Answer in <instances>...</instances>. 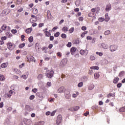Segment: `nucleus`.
Instances as JSON below:
<instances>
[{
	"label": "nucleus",
	"mask_w": 125,
	"mask_h": 125,
	"mask_svg": "<svg viewBox=\"0 0 125 125\" xmlns=\"http://www.w3.org/2000/svg\"><path fill=\"white\" fill-rule=\"evenodd\" d=\"M62 122V115H59L57 117V120L56 121V124L57 125H59L61 124Z\"/></svg>",
	"instance_id": "nucleus-1"
},
{
	"label": "nucleus",
	"mask_w": 125,
	"mask_h": 125,
	"mask_svg": "<svg viewBox=\"0 0 125 125\" xmlns=\"http://www.w3.org/2000/svg\"><path fill=\"white\" fill-rule=\"evenodd\" d=\"M68 62V59L64 58L61 62L60 66L62 67H64Z\"/></svg>",
	"instance_id": "nucleus-2"
},
{
	"label": "nucleus",
	"mask_w": 125,
	"mask_h": 125,
	"mask_svg": "<svg viewBox=\"0 0 125 125\" xmlns=\"http://www.w3.org/2000/svg\"><path fill=\"white\" fill-rule=\"evenodd\" d=\"M109 48L111 52H114V51H116L118 49V46L112 45L110 46Z\"/></svg>",
	"instance_id": "nucleus-3"
},
{
	"label": "nucleus",
	"mask_w": 125,
	"mask_h": 125,
	"mask_svg": "<svg viewBox=\"0 0 125 125\" xmlns=\"http://www.w3.org/2000/svg\"><path fill=\"white\" fill-rule=\"evenodd\" d=\"M80 54H81V55H85V56H86V55H87V54H88V50H84L82 49L80 51Z\"/></svg>",
	"instance_id": "nucleus-4"
},
{
	"label": "nucleus",
	"mask_w": 125,
	"mask_h": 125,
	"mask_svg": "<svg viewBox=\"0 0 125 125\" xmlns=\"http://www.w3.org/2000/svg\"><path fill=\"white\" fill-rule=\"evenodd\" d=\"M58 93H63L65 92V87L63 86H62L60 87L58 90Z\"/></svg>",
	"instance_id": "nucleus-5"
},
{
	"label": "nucleus",
	"mask_w": 125,
	"mask_h": 125,
	"mask_svg": "<svg viewBox=\"0 0 125 125\" xmlns=\"http://www.w3.org/2000/svg\"><path fill=\"white\" fill-rule=\"evenodd\" d=\"M54 74V72L53 70L50 71L49 73L46 74V76L48 78H52L53 77V75Z\"/></svg>",
	"instance_id": "nucleus-6"
},
{
	"label": "nucleus",
	"mask_w": 125,
	"mask_h": 125,
	"mask_svg": "<svg viewBox=\"0 0 125 125\" xmlns=\"http://www.w3.org/2000/svg\"><path fill=\"white\" fill-rule=\"evenodd\" d=\"M27 59L28 60V61L32 62L34 61V57L31 55H28L27 57Z\"/></svg>",
	"instance_id": "nucleus-7"
},
{
	"label": "nucleus",
	"mask_w": 125,
	"mask_h": 125,
	"mask_svg": "<svg viewBox=\"0 0 125 125\" xmlns=\"http://www.w3.org/2000/svg\"><path fill=\"white\" fill-rule=\"evenodd\" d=\"M3 13L5 14V15H7V14L10 13V10L9 9H5L3 11Z\"/></svg>",
	"instance_id": "nucleus-8"
},
{
	"label": "nucleus",
	"mask_w": 125,
	"mask_h": 125,
	"mask_svg": "<svg viewBox=\"0 0 125 125\" xmlns=\"http://www.w3.org/2000/svg\"><path fill=\"white\" fill-rule=\"evenodd\" d=\"M111 7H112V6L110 4L107 5L105 8L106 11H110V10H111Z\"/></svg>",
	"instance_id": "nucleus-9"
},
{
	"label": "nucleus",
	"mask_w": 125,
	"mask_h": 125,
	"mask_svg": "<svg viewBox=\"0 0 125 125\" xmlns=\"http://www.w3.org/2000/svg\"><path fill=\"white\" fill-rule=\"evenodd\" d=\"M82 81V82H87V80H88V77L87 76H83L82 78H81Z\"/></svg>",
	"instance_id": "nucleus-10"
},
{
	"label": "nucleus",
	"mask_w": 125,
	"mask_h": 125,
	"mask_svg": "<svg viewBox=\"0 0 125 125\" xmlns=\"http://www.w3.org/2000/svg\"><path fill=\"white\" fill-rule=\"evenodd\" d=\"M110 20V17H109V16H108V13H106L105 15V19H104V21H105V22H108Z\"/></svg>",
	"instance_id": "nucleus-11"
},
{
	"label": "nucleus",
	"mask_w": 125,
	"mask_h": 125,
	"mask_svg": "<svg viewBox=\"0 0 125 125\" xmlns=\"http://www.w3.org/2000/svg\"><path fill=\"white\" fill-rule=\"evenodd\" d=\"M120 80V78L118 77L114 78V79L113 81V83H118V82Z\"/></svg>",
	"instance_id": "nucleus-12"
},
{
	"label": "nucleus",
	"mask_w": 125,
	"mask_h": 125,
	"mask_svg": "<svg viewBox=\"0 0 125 125\" xmlns=\"http://www.w3.org/2000/svg\"><path fill=\"white\" fill-rule=\"evenodd\" d=\"M7 48H11V47H12V46H13V44L12 43H11V42H8L7 43Z\"/></svg>",
	"instance_id": "nucleus-13"
},
{
	"label": "nucleus",
	"mask_w": 125,
	"mask_h": 125,
	"mask_svg": "<svg viewBox=\"0 0 125 125\" xmlns=\"http://www.w3.org/2000/svg\"><path fill=\"white\" fill-rule=\"evenodd\" d=\"M77 49H76V47H72L71 49H70V52L72 54V55H73V53H74V52H76V50Z\"/></svg>",
	"instance_id": "nucleus-14"
},
{
	"label": "nucleus",
	"mask_w": 125,
	"mask_h": 125,
	"mask_svg": "<svg viewBox=\"0 0 125 125\" xmlns=\"http://www.w3.org/2000/svg\"><path fill=\"white\" fill-rule=\"evenodd\" d=\"M37 79L39 81H41V80H42V79H43V76L42 74H39L37 77Z\"/></svg>",
	"instance_id": "nucleus-15"
},
{
	"label": "nucleus",
	"mask_w": 125,
	"mask_h": 125,
	"mask_svg": "<svg viewBox=\"0 0 125 125\" xmlns=\"http://www.w3.org/2000/svg\"><path fill=\"white\" fill-rule=\"evenodd\" d=\"M102 46L104 49H107L108 48V45L105 44V43H102Z\"/></svg>",
	"instance_id": "nucleus-16"
},
{
	"label": "nucleus",
	"mask_w": 125,
	"mask_h": 125,
	"mask_svg": "<svg viewBox=\"0 0 125 125\" xmlns=\"http://www.w3.org/2000/svg\"><path fill=\"white\" fill-rule=\"evenodd\" d=\"M62 32H68L69 31V28L66 26H64L62 29Z\"/></svg>",
	"instance_id": "nucleus-17"
},
{
	"label": "nucleus",
	"mask_w": 125,
	"mask_h": 125,
	"mask_svg": "<svg viewBox=\"0 0 125 125\" xmlns=\"http://www.w3.org/2000/svg\"><path fill=\"white\" fill-rule=\"evenodd\" d=\"M90 69L91 70H99V67H98L97 66H91L90 67Z\"/></svg>",
	"instance_id": "nucleus-18"
},
{
	"label": "nucleus",
	"mask_w": 125,
	"mask_h": 125,
	"mask_svg": "<svg viewBox=\"0 0 125 125\" xmlns=\"http://www.w3.org/2000/svg\"><path fill=\"white\" fill-rule=\"evenodd\" d=\"M75 4L76 6H80V5L81 4V0H77L75 2Z\"/></svg>",
	"instance_id": "nucleus-19"
},
{
	"label": "nucleus",
	"mask_w": 125,
	"mask_h": 125,
	"mask_svg": "<svg viewBox=\"0 0 125 125\" xmlns=\"http://www.w3.org/2000/svg\"><path fill=\"white\" fill-rule=\"evenodd\" d=\"M124 75H125V71H122L119 73V77H120V78H122V77H124Z\"/></svg>",
	"instance_id": "nucleus-20"
},
{
	"label": "nucleus",
	"mask_w": 125,
	"mask_h": 125,
	"mask_svg": "<svg viewBox=\"0 0 125 125\" xmlns=\"http://www.w3.org/2000/svg\"><path fill=\"white\" fill-rule=\"evenodd\" d=\"M119 112H121V113H124V112H125V106L120 108L119 109Z\"/></svg>",
	"instance_id": "nucleus-21"
},
{
	"label": "nucleus",
	"mask_w": 125,
	"mask_h": 125,
	"mask_svg": "<svg viewBox=\"0 0 125 125\" xmlns=\"http://www.w3.org/2000/svg\"><path fill=\"white\" fill-rule=\"evenodd\" d=\"M99 77H100V75H99V73H98L94 74V78L96 80H97V79H98Z\"/></svg>",
	"instance_id": "nucleus-22"
},
{
	"label": "nucleus",
	"mask_w": 125,
	"mask_h": 125,
	"mask_svg": "<svg viewBox=\"0 0 125 125\" xmlns=\"http://www.w3.org/2000/svg\"><path fill=\"white\" fill-rule=\"evenodd\" d=\"M97 10H100V8L98 7L97 8H92L91 9V11L92 12H93V13H94V12H95V11H97Z\"/></svg>",
	"instance_id": "nucleus-23"
},
{
	"label": "nucleus",
	"mask_w": 125,
	"mask_h": 125,
	"mask_svg": "<svg viewBox=\"0 0 125 125\" xmlns=\"http://www.w3.org/2000/svg\"><path fill=\"white\" fill-rule=\"evenodd\" d=\"M25 32L27 34H30L32 32V28H28L25 30Z\"/></svg>",
	"instance_id": "nucleus-24"
},
{
	"label": "nucleus",
	"mask_w": 125,
	"mask_h": 125,
	"mask_svg": "<svg viewBox=\"0 0 125 125\" xmlns=\"http://www.w3.org/2000/svg\"><path fill=\"white\" fill-rule=\"evenodd\" d=\"M28 41L29 42H33V41H34V37H33V36H30L28 38Z\"/></svg>",
	"instance_id": "nucleus-25"
},
{
	"label": "nucleus",
	"mask_w": 125,
	"mask_h": 125,
	"mask_svg": "<svg viewBox=\"0 0 125 125\" xmlns=\"http://www.w3.org/2000/svg\"><path fill=\"white\" fill-rule=\"evenodd\" d=\"M73 109L74 112H76V111H78L80 109V106H73Z\"/></svg>",
	"instance_id": "nucleus-26"
},
{
	"label": "nucleus",
	"mask_w": 125,
	"mask_h": 125,
	"mask_svg": "<svg viewBox=\"0 0 125 125\" xmlns=\"http://www.w3.org/2000/svg\"><path fill=\"white\" fill-rule=\"evenodd\" d=\"M1 68H6L7 67V63H3L1 64Z\"/></svg>",
	"instance_id": "nucleus-27"
},
{
	"label": "nucleus",
	"mask_w": 125,
	"mask_h": 125,
	"mask_svg": "<svg viewBox=\"0 0 125 125\" xmlns=\"http://www.w3.org/2000/svg\"><path fill=\"white\" fill-rule=\"evenodd\" d=\"M74 31H75V28L72 27L69 29V32L70 34H72V33L74 32Z\"/></svg>",
	"instance_id": "nucleus-28"
},
{
	"label": "nucleus",
	"mask_w": 125,
	"mask_h": 125,
	"mask_svg": "<svg viewBox=\"0 0 125 125\" xmlns=\"http://www.w3.org/2000/svg\"><path fill=\"white\" fill-rule=\"evenodd\" d=\"M25 43L20 44L19 45V48H23V47H24V46H25Z\"/></svg>",
	"instance_id": "nucleus-29"
},
{
	"label": "nucleus",
	"mask_w": 125,
	"mask_h": 125,
	"mask_svg": "<svg viewBox=\"0 0 125 125\" xmlns=\"http://www.w3.org/2000/svg\"><path fill=\"white\" fill-rule=\"evenodd\" d=\"M94 88V85L91 84L88 87L89 90H92V89Z\"/></svg>",
	"instance_id": "nucleus-30"
},
{
	"label": "nucleus",
	"mask_w": 125,
	"mask_h": 125,
	"mask_svg": "<svg viewBox=\"0 0 125 125\" xmlns=\"http://www.w3.org/2000/svg\"><path fill=\"white\" fill-rule=\"evenodd\" d=\"M60 35V33L59 32H57L54 34V37L55 38H58V36Z\"/></svg>",
	"instance_id": "nucleus-31"
},
{
	"label": "nucleus",
	"mask_w": 125,
	"mask_h": 125,
	"mask_svg": "<svg viewBox=\"0 0 125 125\" xmlns=\"http://www.w3.org/2000/svg\"><path fill=\"white\" fill-rule=\"evenodd\" d=\"M33 13L34 14H38V9L34 8L33 10Z\"/></svg>",
	"instance_id": "nucleus-32"
},
{
	"label": "nucleus",
	"mask_w": 125,
	"mask_h": 125,
	"mask_svg": "<svg viewBox=\"0 0 125 125\" xmlns=\"http://www.w3.org/2000/svg\"><path fill=\"white\" fill-rule=\"evenodd\" d=\"M65 97L66 99H70L71 98V95L70 94H65Z\"/></svg>",
	"instance_id": "nucleus-33"
},
{
	"label": "nucleus",
	"mask_w": 125,
	"mask_h": 125,
	"mask_svg": "<svg viewBox=\"0 0 125 125\" xmlns=\"http://www.w3.org/2000/svg\"><path fill=\"white\" fill-rule=\"evenodd\" d=\"M61 37L62 39H66L67 38V35L64 33H62V34Z\"/></svg>",
	"instance_id": "nucleus-34"
},
{
	"label": "nucleus",
	"mask_w": 125,
	"mask_h": 125,
	"mask_svg": "<svg viewBox=\"0 0 125 125\" xmlns=\"http://www.w3.org/2000/svg\"><path fill=\"white\" fill-rule=\"evenodd\" d=\"M83 82H80L78 84V87H82V86H83Z\"/></svg>",
	"instance_id": "nucleus-35"
},
{
	"label": "nucleus",
	"mask_w": 125,
	"mask_h": 125,
	"mask_svg": "<svg viewBox=\"0 0 125 125\" xmlns=\"http://www.w3.org/2000/svg\"><path fill=\"white\" fill-rule=\"evenodd\" d=\"M110 33H111V31H110V30H107L105 31L104 35H110Z\"/></svg>",
	"instance_id": "nucleus-36"
},
{
	"label": "nucleus",
	"mask_w": 125,
	"mask_h": 125,
	"mask_svg": "<svg viewBox=\"0 0 125 125\" xmlns=\"http://www.w3.org/2000/svg\"><path fill=\"white\" fill-rule=\"evenodd\" d=\"M6 28H7L6 26L3 25L1 26V29H2V31H4V30H6Z\"/></svg>",
	"instance_id": "nucleus-37"
},
{
	"label": "nucleus",
	"mask_w": 125,
	"mask_h": 125,
	"mask_svg": "<svg viewBox=\"0 0 125 125\" xmlns=\"http://www.w3.org/2000/svg\"><path fill=\"white\" fill-rule=\"evenodd\" d=\"M21 78H22L23 80H27V78H28V76L26 75H24L21 76Z\"/></svg>",
	"instance_id": "nucleus-38"
},
{
	"label": "nucleus",
	"mask_w": 125,
	"mask_h": 125,
	"mask_svg": "<svg viewBox=\"0 0 125 125\" xmlns=\"http://www.w3.org/2000/svg\"><path fill=\"white\" fill-rule=\"evenodd\" d=\"M46 49H48V48L46 47H42V51H44L45 53H46Z\"/></svg>",
	"instance_id": "nucleus-39"
},
{
	"label": "nucleus",
	"mask_w": 125,
	"mask_h": 125,
	"mask_svg": "<svg viewBox=\"0 0 125 125\" xmlns=\"http://www.w3.org/2000/svg\"><path fill=\"white\" fill-rule=\"evenodd\" d=\"M68 111H70V112H74V107H71L68 109Z\"/></svg>",
	"instance_id": "nucleus-40"
},
{
	"label": "nucleus",
	"mask_w": 125,
	"mask_h": 125,
	"mask_svg": "<svg viewBox=\"0 0 125 125\" xmlns=\"http://www.w3.org/2000/svg\"><path fill=\"white\" fill-rule=\"evenodd\" d=\"M66 46H67V47H71L72 46V43L70 42H68V43L66 44Z\"/></svg>",
	"instance_id": "nucleus-41"
},
{
	"label": "nucleus",
	"mask_w": 125,
	"mask_h": 125,
	"mask_svg": "<svg viewBox=\"0 0 125 125\" xmlns=\"http://www.w3.org/2000/svg\"><path fill=\"white\" fill-rule=\"evenodd\" d=\"M11 32L12 33V34H16V33H17V30L16 29H12L11 30Z\"/></svg>",
	"instance_id": "nucleus-42"
},
{
	"label": "nucleus",
	"mask_w": 125,
	"mask_h": 125,
	"mask_svg": "<svg viewBox=\"0 0 125 125\" xmlns=\"http://www.w3.org/2000/svg\"><path fill=\"white\" fill-rule=\"evenodd\" d=\"M93 14H94V13H90L88 14V16L89 17H93V16H94V15H93Z\"/></svg>",
	"instance_id": "nucleus-43"
},
{
	"label": "nucleus",
	"mask_w": 125,
	"mask_h": 125,
	"mask_svg": "<svg viewBox=\"0 0 125 125\" xmlns=\"http://www.w3.org/2000/svg\"><path fill=\"white\" fill-rule=\"evenodd\" d=\"M44 125V122L43 121H40L38 123V125Z\"/></svg>",
	"instance_id": "nucleus-44"
},
{
	"label": "nucleus",
	"mask_w": 125,
	"mask_h": 125,
	"mask_svg": "<svg viewBox=\"0 0 125 125\" xmlns=\"http://www.w3.org/2000/svg\"><path fill=\"white\" fill-rule=\"evenodd\" d=\"M51 36V34L50 32L47 31V33L46 34V37H50Z\"/></svg>",
	"instance_id": "nucleus-45"
},
{
	"label": "nucleus",
	"mask_w": 125,
	"mask_h": 125,
	"mask_svg": "<svg viewBox=\"0 0 125 125\" xmlns=\"http://www.w3.org/2000/svg\"><path fill=\"white\" fill-rule=\"evenodd\" d=\"M16 73L17 74H18V75H21V71L18 70V69H17L16 71Z\"/></svg>",
	"instance_id": "nucleus-46"
},
{
	"label": "nucleus",
	"mask_w": 125,
	"mask_h": 125,
	"mask_svg": "<svg viewBox=\"0 0 125 125\" xmlns=\"http://www.w3.org/2000/svg\"><path fill=\"white\" fill-rule=\"evenodd\" d=\"M99 21L100 22H103V21H104V19L102 17H101V18H99Z\"/></svg>",
	"instance_id": "nucleus-47"
},
{
	"label": "nucleus",
	"mask_w": 125,
	"mask_h": 125,
	"mask_svg": "<svg viewBox=\"0 0 125 125\" xmlns=\"http://www.w3.org/2000/svg\"><path fill=\"white\" fill-rule=\"evenodd\" d=\"M86 39L87 40L91 41V40H92V37H91V36H87Z\"/></svg>",
	"instance_id": "nucleus-48"
},
{
	"label": "nucleus",
	"mask_w": 125,
	"mask_h": 125,
	"mask_svg": "<svg viewBox=\"0 0 125 125\" xmlns=\"http://www.w3.org/2000/svg\"><path fill=\"white\" fill-rule=\"evenodd\" d=\"M115 97V94H112V95H111V94H109V95H107V97L108 98H110V97Z\"/></svg>",
	"instance_id": "nucleus-49"
},
{
	"label": "nucleus",
	"mask_w": 125,
	"mask_h": 125,
	"mask_svg": "<svg viewBox=\"0 0 125 125\" xmlns=\"http://www.w3.org/2000/svg\"><path fill=\"white\" fill-rule=\"evenodd\" d=\"M90 58L92 61L95 60V57H94V56H91Z\"/></svg>",
	"instance_id": "nucleus-50"
},
{
	"label": "nucleus",
	"mask_w": 125,
	"mask_h": 125,
	"mask_svg": "<svg viewBox=\"0 0 125 125\" xmlns=\"http://www.w3.org/2000/svg\"><path fill=\"white\" fill-rule=\"evenodd\" d=\"M52 47H53V44H50L49 45H48V48L49 49H51V48H52Z\"/></svg>",
	"instance_id": "nucleus-51"
},
{
	"label": "nucleus",
	"mask_w": 125,
	"mask_h": 125,
	"mask_svg": "<svg viewBox=\"0 0 125 125\" xmlns=\"http://www.w3.org/2000/svg\"><path fill=\"white\" fill-rule=\"evenodd\" d=\"M96 54L99 55V56H102L103 55V54L102 53H100L98 52H96Z\"/></svg>",
	"instance_id": "nucleus-52"
},
{
	"label": "nucleus",
	"mask_w": 125,
	"mask_h": 125,
	"mask_svg": "<svg viewBox=\"0 0 125 125\" xmlns=\"http://www.w3.org/2000/svg\"><path fill=\"white\" fill-rule=\"evenodd\" d=\"M35 19H36V20L35 21H37L38 20H40V16L39 15H37Z\"/></svg>",
	"instance_id": "nucleus-53"
},
{
	"label": "nucleus",
	"mask_w": 125,
	"mask_h": 125,
	"mask_svg": "<svg viewBox=\"0 0 125 125\" xmlns=\"http://www.w3.org/2000/svg\"><path fill=\"white\" fill-rule=\"evenodd\" d=\"M34 98H35V96L34 95H32L31 96H30V100H33Z\"/></svg>",
	"instance_id": "nucleus-54"
},
{
	"label": "nucleus",
	"mask_w": 125,
	"mask_h": 125,
	"mask_svg": "<svg viewBox=\"0 0 125 125\" xmlns=\"http://www.w3.org/2000/svg\"><path fill=\"white\" fill-rule=\"evenodd\" d=\"M24 66H25V63H22L21 65H19V67L21 68H23V67H24Z\"/></svg>",
	"instance_id": "nucleus-55"
},
{
	"label": "nucleus",
	"mask_w": 125,
	"mask_h": 125,
	"mask_svg": "<svg viewBox=\"0 0 125 125\" xmlns=\"http://www.w3.org/2000/svg\"><path fill=\"white\" fill-rule=\"evenodd\" d=\"M117 87H118L119 88H120V87H121L122 86V83H119L117 84Z\"/></svg>",
	"instance_id": "nucleus-56"
},
{
	"label": "nucleus",
	"mask_w": 125,
	"mask_h": 125,
	"mask_svg": "<svg viewBox=\"0 0 125 125\" xmlns=\"http://www.w3.org/2000/svg\"><path fill=\"white\" fill-rule=\"evenodd\" d=\"M4 80V77L3 76H0V81H3Z\"/></svg>",
	"instance_id": "nucleus-57"
},
{
	"label": "nucleus",
	"mask_w": 125,
	"mask_h": 125,
	"mask_svg": "<svg viewBox=\"0 0 125 125\" xmlns=\"http://www.w3.org/2000/svg\"><path fill=\"white\" fill-rule=\"evenodd\" d=\"M32 91H33V92H34V93H36V92H37V91H38V89H37V88L33 89Z\"/></svg>",
	"instance_id": "nucleus-58"
},
{
	"label": "nucleus",
	"mask_w": 125,
	"mask_h": 125,
	"mask_svg": "<svg viewBox=\"0 0 125 125\" xmlns=\"http://www.w3.org/2000/svg\"><path fill=\"white\" fill-rule=\"evenodd\" d=\"M82 30H83V31H85L86 30V26H82Z\"/></svg>",
	"instance_id": "nucleus-59"
},
{
	"label": "nucleus",
	"mask_w": 125,
	"mask_h": 125,
	"mask_svg": "<svg viewBox=\"0 0 125 125\" xmlns=\"http://www.w3.org/2000/svg\"><path fill=\"white\" fill-rule=\"evenodd\" d=\"M54 40V37L53 36H50V41H52Z\"/></svg>",
	"instance_id": "nucleus-60"
},
{
	"label": "nucleus",
	"mask_w": 125,
	"mask_h": 125,
	"mask_svg": "<svg viewBox=\"0 0 125 125\" xmlns=\"http://www.w3.org/2000/svg\"><path fill=\"white\" fill-rule=\"evenodd\" d=\"M50 115L51 117H53V116L55 115V111H53L52 112H51V113H50Z\"/></svg>",
	"instance_id": "nucleus-61"
},
{
	"label": "nucleus",
	"mask_w": 125,
	"mask_h": 125,
	"mask_svg": "<svg viewBox=\"0 0 125 125\" xmlns=\"http://www.w3.org/2000/svg\"><path fill=\"white\" fill-rule=\"evenodd\" d=\"M3 107V102H1L0 103V108H2Z\"/></svg>",
	"instance_id": "nucleus-62"
},
{
	"label": "nucleus",
	"mask_w": 125,
	"mask_h": 125,
	"mask_svg": "<svg viewBox=\"0 0 125 125\" xmlns=\"http://www.w3.org/2000/svg\"><path fill=\"white\" fill-rule=\"evenodd\" d=\"M44 24L43 23H40L39 24V28H42Z\"/></svg>",
	"instance_id": "nucleus-63"
},
{
	"label": "nucleus",
	"mask_w": 125,
	"mask_h": 125,
	"mask_svg": "<svg viewBox=\"0 0 125 125\" xmlns=\"http://www.w3.org/2000/svg\"><path fill=\"white\" fill-rule=\"evenodd\" d=\"M47 85H48V86H51V82H47Z\"/></svg>",
	"instance_id": "nucleus-64"
}]
</instances>
